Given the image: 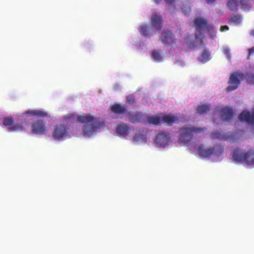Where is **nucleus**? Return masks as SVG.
Returning <instances> with one entry per match:
<instances>
[{
  "label": "nucleus",
  "mask_w": 254,
  "mask_h": 254,
  "mask_svg": "<svg viewBox=\"0 0 254 254\" xmlns=\"http://www.w3.org/2000/svg\"><path fill=\"white\" fill-rule=\"evenodd\" d=\"M233 160L238 162H243L247 165H254V151L250 150L248 152H243L239 148H235L232 155Z\"/></svg>",
  "instance_id": "2"
},
{
  "label": "nucleus",
  "mask_w": 254,
  "mask_h": 254,
  "mask_svg": "<svg viewBox=\"0 0 254 254\" xmlns=\"http://www.w3.org/2000/svg\"><path fill=\"white\" fill-rule=\"evenodd\" d=\"M161 0H154V2L157 4H158L160 3Z\"/></svg>",
  "instance_id": "39"
},
{
  "label": "nucleus",
  "mask_w": 254,
  "mask_h": 254,
  "mask_svg": "<svg viewBox=\"0 0 254 254\" xmlns=\"http://www.w3.org/2000/svg\"><path fill=\"white\" fill-rule=\"evenodd\" d=\"M32 131L36 134H45L47 133V127L42 120H38L32 126Z\"/></svg>",
  "instance_id": "9"
},
{
  "label": "nucleus",
  "mask_w": 254,
  "mask_h": 254,
  "mask_svg": "<svg viewBox=\"0 0 254 254\" xmlns=\"http://www.w3.org/2000/svg\"><path fill=\"white\" fill-rule=\"evenodd\" d=\"M206 20L202 18H196L194 20V25L195 27L196 33L195 35L196 39L203 38V32L205 30L207 25Z\"/></svg>",
  "instance_id": "7"
},
{
  "label": "nucleus",
  "mask_w": 254,
  "mask_h": 254,
  "mask_svg": "<svg viewBox=\"0 0 254 254\" xmlns=\"http://www.w3.org/2000/svg\"><path fill=\"white\" fill-rule=\"evenodd\" d=\"M152 56L154 60L156 62H161L162 59L161 54L158 51L156 50H154L152 52Z\"/></svg>",
  "instance_id": "26"
},
{
  "label": "nucleus",
  "mask_w": 254,
  "mask_h": 254,
  "mask_svg": "<svg viewBox=\"0 0 254 254\" xmlns=\"http://www.w3.org/2000/svg\"><path fill=\"white\" fill-rule=\"evenodd\" d=\"M126 99H127L126 102L127 103L132 105V104H134L135 102V96L133 94H130L127 97Z\"/></svg>",
  "instance_id": "28"
},
{
  "label": "nucleus",
  "mask_w": 254,
  "mask_h": 254,
  "mask_svg": "<svg viewBox=\"0 0 254 254\" xmlns=\"http://www.w3.org/2000/svg\"><path fill=\"white\" fill-rule=\"evenodd\" d=\"M241 16L239 15L233 16L231 20V22L236 24H239L241 22Z\"/></svg>",
  "instance_id": "29"
},
{
  "label": "nucleus",
  "mask_w": 254,
  "mask_h": 254,
  "mask_svg": "<svg viewBox=\"0 0 254 254\" xmlns=\"http://www.w3.org/2000/svg\"><path fill=\"white\" fill-rule=\"evenodd\" d=\"M140 34L144 36H149L150 33V27L148 25H143L139 28Z\"/></svg>",
  "instance_id": "24"
},
{
  "label": "nucleus",
  "mask_w": 254,
  "mask_h": 254,
  "mask_svg": "<svg viewBox=\"0 0 254 254\" xmlns=\"http://www.w3.org/2000/svg\"><path fill=\"white\" fill-rule=\"evenodd\" d=\"M212 138L214 139H224L229 140L230 136H228L226 133H222L219 131H215L211 134Z\"/></svg>",
  "instance_id": "20"
},
{
  "label": "nucleus",
  "mask_w": 254,
  "mask_h": 254,
  "mask_svg": "<svg viewBox=\"0 0 254 254\" xmlns=\"http://www.w3.org/2000/svg\"><path fill=\"white\" fill-rule=\"evenodd\" d=\"M127 117L128 121L132 123H139L141 120V115L139 113H131L127 112Z\"/></svg>",
  "instance_id": "17"
},
{
  "label": "nucleus",
  "mask_w": 254,
  "mask_h": 254,
  "mask_svg": "<svg viewBox=\"0 0 254 254\" xmlns=\"http://www.w3.org/2000/svg\"><path fill=\"white\" fill-rule=\"evenodd\" d=\"M23 129V127L21 125H17L14 126L13 127H11L9 128L10 131H22Z\"/></svg>",
  "instance_id": "30"
},
{
  "label": "nucleus",
  "mask_w": 254,
  "mask_h": 254,
  "mask_svg": "<svg viewBox=\"0 0 254 254\" xmlns=\"http://www.w3.org/2000/svg\"><path fill=\"white\" fill-rule=\"evenodd\" d=\"M170 141L171 136L168 131L161 130L157 133L155 142L158 146L165 147Z\"/></svg>",
  "instance_id": "6"
},
{
  "label": "nucleus",
  "mask_w": 254,
  "mask_h": 254,
  "mask_svg": "<svg viewBox=\"0 0 254 254\" xmlns=\"http://www.w3.org/2000/svg\"><path fill=\"white\" fill-rule=\"evenodd\" d=\"M75 120L84 124L83 128V134L84 136H90L93 135L103 124L98 119L89 114H83L77 116L71 115L64 118V121L67 123L73 122Z\"/></svg>",
  "instance_id": "1"
},
{
  "label": "nucleus",
  "mask_w": 254,
  "mask_h": 254,
  "mask_svg": "<svg viewBox=\"0 0 254 254\" xmlns=\"http://www.w3.org/2000/svg\"><path fill=\"white\" fill-rule=\"evenodd\" d=\"M210 109V106L209 105H202L199 106L197 108L196 111L199 115H202L207 113Z\"/></svg>",
  "instance_id": "22"
},
{
  "label": "nucleus",
  "mask_w": 254,
  "mask_h": 254,
  "mask_svg": "<svg viewBox=\"0 0 254 254\" xmlns=\"http://www.w3.org/2000/svg\"><path fill=\"white\" fill-rule=\"evenodd\" d=\"M111 111L116 115H123L127 112V109L125 106H122L120 104L116 103L110 107Z\"/></svg>",
  "instance_id": "12"
},
{
  "label": "nucleus",
  "mask_w": 254,
  "mask_h": 254,
  "mask_svg": "<svg viewBox=\"0 0 254 254\" xmlns=\"http://www.w3.org/2000/svg\"><path fill=\"white\" fill-rule=\"evenodd\" d=\"M129 128L127 125L122 123L119 124L117 128V132L120 135L126 136L128 134V130Z\"/></svg>",
  "instance_id": "16"
},
{
  "label": "nucleus",
  "mask_w": 254,
  "mask_h": 254,
  "mask_svg": "<svg viewBox=\"0 0 254 254\" xmlns=\"http://www.w3.org/2000/svg\"><path fill=\"white\" fill-rule=\"evenodd\" d=\"M206 129L202 127H184L180 130L179 140L180 142L188 143L193 137L194 133H202Z\"/></svg>",
  "instance_id": "3"
},
{
  "label": "nucleus",
  "mask_w": 254,
  "mask_h": 254,
  "mask_svg": "<svg viewBox=\"0 0 254 254\" xmlns=\"http://www.w3.org/2000/svg\"><path fill=\"white\" fill-rule=\"evenodd\" d=\"M208 3H211L214 2L216 0H206Z\"/></svg>",
  "instance_id": "38"
},
{
  "label": "nucleus",
  "mask_w": 254,
  "mask_h": 254,
  "mask_svg": "<svg viewBox=\"0 0 254 254\" xmlns=\"http://www.w3.org/2000/svg\"><path fill=\"white\" fill-rule=\"evenodd\" d=\"M147 121L148 123L158 126L162 124V118L158 116H149L147 119Z\"/></svg>",
  "instance_id": "19"
},
{
  "label": "nucleus",
  "mask_w": 254,
  "mask_h": 254,
  "mask_svg": "<svg viewBox=\"0 0 254 254\" xmlns=\"http://www.w3.org/2000/svg\"><path fill=\"white\" fill-rule=\"evenodd\" d=\"M13 120L11 117L4 118L3 121V125L4 126L10 127L13 124Z\"/></svg>",
  "instance_id": "27"
},
{
  "label": "nucleus",
  "mask_w": 254,
  "mask_h": 254,
  "mask_svg": "<svg viewBox=\"0 0 254 254\" xmlns=\"http://www.w3.org/2000/svg\"><path fill=\"white\" fill-rule=\"evenodd\" d=\"M227 5L228 8L231 11H235L238 9L239 2L238 0H229Z\"/></svg>",
  "instance_id": "21"
},
{
  "label": "nucleus",
  "mask_w": 254,
  "mask_h": 254,
  "mask_svg": "<svg viewBox=\"0 0 254 254\" xmlns=\"http://www.w3.org/2000/svg\"><path fill=\"white\" fill-rule=\"evenodd\" d=\"M183 10L185 12V14H187L190 11V9H188L187 11H185L184 9H183Z\"/></svg>",
  "instance_id": "40"
},
{
  "label": "nucleus",
  "mask_w": 254,
  "mask_h": 254,
  "mask_svg": "<svg viewBox=\"0 0 254 254\" xmlns=\"http://www.w3.org/2000/svg\"><path fill=\"white\" fill-rule=\"evenodd\" d=\"M214 27L211 25V24H208L207 25V26L205 28V29L204 31H207V32L209 33V36L212 38H214L215 37V34H214Z\"/></svg>",
  "instance_id": "25"
},
{
  "label": "nucleus",
  "mask_w": 254,
  "mask_h": 254,
  "mask_svg": "<svg viewBox=\"0 0 254 254\" xmlns=\"http://www.w3.org/2000/svg\"><path fill=\"white\" fill-rule=\"evenodd\" d=\"M162 124H165L168 126H172L178 120L176 117L169 115L163 116L162 117Z\"/></svg>",
  "instance_id": "15"
},
{
  "label": "nucleus",
  "mask_w": 254,
  "mask_h": 254,
  "mask_svg": "<svg viewBox=\"0 0 254 254\" xmlns=\"http://www.w3.org/2000/svg\"><path fill=\"white\" fill-rule=\"evenodd\" d=\"M239 119L241 122H245L251 125H254V113H251L250 112L244 111L239 115Z\"/></svg>",
  "instance_id": "11"
},
{
  "label": "nucleus",
  "mask_w": 254,
  "mask_h": 254,
  "mask_svg": "<svg viewBox=\"0 0 254 254\" xmlns=\"http://www.w3.org/2000/svg\"><path fill=\"white\" fill-rule=\"evenodd\" d=\"M247 81L249 83L254 84V74L249 75L247 78Z\"/></svg>",
  "instance_id": "33"
},
{
  "label": "nucleus",
  "mask_w": 254,
  "mask_h": 254,
  "mask_svg": "<svg viewBox=\"0 0 254 254\" xmlns=\"http://www.w3.org/2000/svg\"><path fill=\"white\" fill-rule=\"evenodd\" d=\"M229 29V27L228 26L225 25V26H222L220 28V30L221 31H224L226 30H228Z\"/></svg>",
  "instance_id": "36"
},
{
  "label": "nucleus",
  "mask_w": 254,
  "mask_h": 254,
  "mask_svg": "<svg viewBox=\"0 0 254 254\" xmlns=\"http://www.w3.org/2000/svg\"><path fill=\"white\" fill-rule=\"evenodd\" d=\"M26 114H29L33 116H37L38 117H46L48 114L47 112L40 110H29L26 112Z\"/></svg>",
  "instance_id": "18"
},
{
  "label": "nucleus",
  "mask_w": 254,
  "mask_h": 254,
  "mask_svg": "<svg viewBox=\"0 0 254 254\" xmlns=\"http://www.w3.org/2000/svg\"><path fill=\"white\" fill-rule=\"evenodd\" d=\"M161 42L167 47L173 44L175 42L174 36L170 31H164L161 36Z\"/></svg>",
  "instance_id": "10"
},
{
  "label": "nucleus",
  "mask_w": 254,
  "mask_h": 254,
  "mask_svg": "<svg viewBox=\"0 0 254 254\" xmlns=\"http://www.w3.org/2000/svg\"><path fill=\"white\" fill-rule=\"evenodd\" d=\"M144 138V136L142 134H135L133 138V140L134 141H138L140 140H142Z\"/></svg>",
  "instance_id": "31"
},
{
  "label": "nucleus",
  "mask_w": 254,
  "mask_h": 254,
  "mask_svg": "<svg viewBox=\"0 0 254 254\" xmlns=\"http://www.w3.org/2000/svg\"><path fill=\"white\" fill-rule=\"evenodd\" d=\"M69 127L64 125H59L55 127L52 137L55 140H60L67 137L69 133Z\"/></svg>",
  "instance_id": "5"
},
{
  "label": "nucleus",
  "mask_w": 254,
  "mask_h": 254,
  "mask_svg": "<svg viewBox=\"0 0 254 254\" xmlns=\"http://www.w3.org/2000/svg\"><path fill=\"white\" fill-rule=\"evenodd\" d=\"M252 35L254 36V30L252 32Z\"/></svg>",
  "instance_id": "41"
},
{
  "label": "nucleus",
  "mask_w": 254,
  "mask_h": 254,
  "mask_svg": "<svg viewBox=\"0 0 254 254\" xmlns=\"http://www.w3.org/2000/svg\"><path fill=\"white\" fill-rule=\"evenodd\" d=\"M210 60V54L207 50H204L199 57V60L202 63H205Z\"/></svg>",
  "instance_id": "23"
},
{
  "label": "nucleus",
  "mask_w": 254,
  "mask_h": 254,
  "mask_svg": "<svg viewBox=\"0 0 254 254\" xmlns=\"http://www.w3.org/2000/svg\"><path fill=\"white\" fill-rule=\"evenodd\" d=\"M254 54V47H252L249 49V54L248 56V59H250V56Z\"/></svg>",
  "instance_id": "35"
},
{
  "label": "nucleus",
  "mask_w": 254,
  "mask_h": 254,
  "mask_svg": "<svg viewBox=\"0 0 254 254\" xmlns=\"http://www.w3.org/2000/svg\"><path fill=\"white\" fill-rule=\"evenodd\" d=\"M241 4L244 8H248L250 7L249 3L247 0H241Z\"/></svg>",
  "instance_id": "32"
},
{
  "label": "nucleus",
  "mask_w": 254,
  "mask_h": 254,
  "mask_svg": "<svg viewBox=\"0 0 254 254\" xmlns=\"http://www.w3.org/2000/svg\"><path fill=\"white\" fill-rule=\"evenodd\" d=\"M233 116V111L230 108L226 107L221 109V116L224 121H229Z\"/></svg>",
  "instance_id": "14"
},
{
  "label": "nucleus",
  "mask_w": 254,
  "mask_h": 254,
  "mask_svg": "<svg viewBox=\"0 0 254 254\" xmlns=\"http://www.w3.org/2000/svg\"><path fill=\"white\" fill-rule=\"evenodd\" d=\"M151 23L156 30H160L162 27L161 16L157 15L156 13L153 14L151 19Z\"/></svg>",
  "instance_id": "13"
},
{
  "label": "nucleus",
  "mask_w": 254,
  "mask_h": 254,
  "mask_svg": "<svg viewBox=\"0 0 254 254\" xmlns=\"http://www.w3.org/2000/svg\"><path fill=\"white\" fill-rule=\"evenodd\" d=\"M175 0H165V2L168 4H172L174 1Z\"/></svg>",
  "instance_id": "37"
},
{
  "label": "nucleus",
  "mask_w": 254,
  "mask_h": 254,
  "mask_svg": "<svg viewBox=\"0 0 254 254\" xmlns=\"http://www.w3.org/2000/svg\"><path fill=\"white\" fill-rule=\"evenodd\" d=\"M190 38V37H188V36L187 37H186V38H185V39H189Z\"/></svg>",
  "instance_id": "42"
},
{
  "label": "nucleus",
  "mask_w": 254,
  "mask_h": 254,
  "mask_svg": "<svg viewBox=\"0 0 254 254\" xmlns=\"http://www.w3.org/2000/svg\"><path fill=\"white\" fill-rule=\"evenodd\" d=\"M215 148H218L220 154L223 153V148L220 146L205 149L203 145H201L198 147V154L200 156L203 157H209L213 154L218 155V154L215 152Z\"/></svg>",
  "instance_id": "8"
},
{
  "label": "nucleus",
  "mask_w": 254,
  "mask_h": 254,
  "mask_svg": "<svg viewBox=\"0 0 254 254\" xmlns=\"http://www.w3.org/2000/svg\"><path fill=\"white\" fill-rule=\"evenodd\" d=\"M223 52L226 55V56H227V58L228 59H230V50H229V48H226V47L224 48V49H223Z\"/></svg>",
  "instance_id": "34"
},
{
  "label": "nucleus",
  "mask_w": 254,
  "mask_h": 254,
  "mask_svg": "<svg viewBox=\"0 0 254 254\" xmlns=\"http://www.w3.org/2000/svg\"><path fill=\"white\" fill-rule=\"evenodd\" d=\"M243 76L244 74L242 73L236 72L232 73L229 79V86L226 88V91L230 92L236 90L240 84L241 79Z\"/></svg>",
  "instance_id": "4"
}]
</instances>
